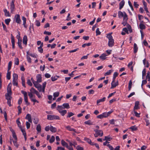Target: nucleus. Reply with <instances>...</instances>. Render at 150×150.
<instances>
[{"label": "nucleus", "mask_w": 150, "mask_h": 150, "mask_svg": "<svg viewBox=\"0 0 150 150\" xmlns=\"http://www.w3.org/2000/svg\"><path fill=\"white\" fill-rule=\"evenodd\" d=\"M123 17V20L124 21L127 22V20L128 19V16L126 13L124 14Z\"/></svg>", "instance_id": "obj_31"}, {"label": "nucleus", "mask_w": 150, "mask_h": 150, "mask_svg": "<svg viewBox=\"0 0 150 150\" xmlns=\"http://www.w3.org/2000/svg\"><path fill=\"white\" fill-rule=\"evenodd\" d=\"M66 128L68 131L74 132L75 133H78L76 131L74 128H71V126L68 125L65 127Z\"/></svg>", "instance_id": "obj_10"}, {"label": "nucleus", "mask_w": 150, "mask_h": 150, "mask_svg": "<svg viewBox=\"0 0 150 150\" xmlns=\"http://www.w3.org/2000/svg\"><path fill=\"white\" fill-rule=\"evenodd\" d=\"M50 130L51 132H55L57 131V129L56 128L53 127V126H50Z\"/></svg>", "instance_id": "obj_36"}, {"label": "nucleus", "mask_w": 150, "mask_h": 150, "mask_svg": "<svg viewBox=\"0 0 150 150\" xmlns=\"http://www.w3.org/2000/svg\"><path fill=\"white\" fill-rule=\"evenodd\" d=\"M94 131L96 133L98 134L99 136H100V137H102L103 135V132L102 130L95 129L94 130Z\"/></svg>", "instance_id": "obj_15"}, {"label": "nucleus", "mask_w": 150, "mask_h": 150, "mask_svg": "<svg viewBox=\"0 0 150 150\" xmlns=\"http://www.w3.org/2000/svg\"><path fill=\"white\" fill-rule=\"evenodd\" d=\"M11 65L12 62L11 61L9 62L8 65V71H9V70L11 69Z\"/></svg>", "instance_id": "obj_54"}, {"label": "nucleus", "mask_w": 150, "mask_h": 150, "mask_svg": "<svg viewBox=\"0 0 150 150\" xmlns=\"http://www.w3.org/2000/svg\"><path fill=\"white\" fill-rule=\"evenodd\" d=\"M34 86L35 88H37L38 90L40 91L41 92L42 91V86L41 85L37 83Z\"/></svg>", "instance_id": "obj_13"}, {"label": "nucleus", "mask_w": 150, "mask_h": 150, "mask_svg": "<svg viewBox=\"0 0 150 150\" xmlns=\"http://www.w3.org/2000/svg\"><path fill=\"white\" fill-rule=\"evenodd\" d=\"M139 101H136L135 103V106L134 107V109L137 110L139 108Z\"/></svg>", "instance_id": "obj_28"}, {"label": "nucleus", "mask_w": 150, "mask_h": 150, "mask_svg": "<svg viewBox=\"0 0 150 150\" xmlns=\"http://www.w3.org/2000/svg\"><path fill=\"white\" fill-rule=\"evenodd\" d=\"M63 107L62 105H58L57 107V110L60 114L61 115L63 116L67 113V110H63Z\"/></svg>", "instance_id": "obj_2"}, {"label": "nucleus", "mask_w": 150, "mask_h": 150, "mask_svg": "<svg viewBox=\"0 0 150 150\" xmlns=\"http://www.w3.org/2000/svg\"><path fill=\"white\" fill-rule=\"evenodd\" d=\"M112 139V138L110 137L109 136H105V139H103L104 141L106 140L107 141H110Z\"/></svg>", "instance_id": "obj_34"}, {"label": "nucleus", "mask_w": 150, "mask_h": 150, "mask_svg": "<svg viewBox=\"0 0 150 150\" xmlns=\"http://www.w3.org/2000/svg\"><path fill=\"white\" fill-rule=\"evenodd\" d=\"M125 2L124 0L121 1L119 4V9L120 10L125 5Z\"/></svg>", "instance_id": "obj_25"}, {"label": "nucleus", "mask_w": 150, "mask_h": 150, "mask_svg": "<svg viewBox=\"0 0 150 150\" xmlns=\"http://www.w3.org/2000/svg\"><path fill=\"white\" fill-rule=\"evenodd\" d=\"M28 95L30 98V99H31L32 98H33V93H32L28 92Z\"/></svg>", "instance_id": "obj_59"}, {"label": "nucleus", "mask_w": 150, "mask_h": 150, "mask_svg": "<svg viewBox=\"0 0 150 150\" xmlns=\"http://www.w3.org/2000/svg\"><path fill=\"white\" fill-rule=\"evenodd\" d=\"M11 19L10 18H8L7 19L5 20V23L7 25H8L9 24V23L11 21Z\"/></svg>", "instance_id": "obj_51"}, {"label": "nucleus", "mask_w": 150, "mask_h": 150, "mask_svg": "<svg viewBox=\"0 0 150 150\" xmlns=\"http://www.w3.org/2000/svg\"><path fill=\"white\" fill-rule=\"evenodd\" d=\"M18 114H19L21 112L22 109L20 105L18 106Z\"/></svg>", "instance_id": "obj_61"}, {"label": "nucleus", "mask_w": 150, "mask_h": 150, "mask_svg": "<svg viewBox=\"0 0 150 150\" xmlns=\"http://www.w3.org/2000/svg\"><path fill=\"white\" fill-rule=\"evenodd\" d=\"M138 48L137 45L136 43H134V53H136L137 52Z\"/></svg>", "instance_id": "obj_29"}, {"label": "nucleus", "mask_w": 150, "mask_h": 150, "mask_svg": "<svg viewBox=\"0 0 150 150\" xmlns=\"http://www.w3.org/2000/svg\"><path fill=\"white\" fill-rule=\"evenodd\" d=\"M11 84H9L7 88V93L6 95V99L7 100V104L10 106L11 105V98L12 92L11 91Z\"/></svg>", "instance_id": "obj_1"}, {"label": "nucleus", "mask_w": 150, "mask_h": 150, "mask_svg": "<svg viewBox=\"0 0 150 150\" xmlns=\"http://www.w3.org/2000/svg\"><path fill=\"white\" fill-rule=\"evenodd\" d=\"M30 93H35V94H36V93L38 91L33 88H31V89H30Z\"/></svg>", "instance_id": "obj_43"}, {"label": "nucleus", "mask_w": 150, "mask_h": 150, "mask_svg": "<svg viewBox=\"0 0 150 150\" xmlns=\"http://www.w3.org/2000/svg\"><path fill=\"white\" fill-rule=\"evenodd\" d=\"M26 57L28 62L29 63H31V59L29 55L27 54L26 55Z\"/></svg>", "instance_id": "obj_48"}, {"label": "nucleus", "mask_w": 150, "mask_h": 150, "mask_svg": "<svg viewBox=\"0 0 150 150\" xmlns=\"http://www.w3.org/2000/svg\"><path fill=\"white\" fill-rule=\"evenodd\" d=\"M59 95V93L58 92H56L53 93V96L54 97H58Z\"/></svg>", "instance_id": "obj_57"}, {"label": "nucleus", "mask_w": 150, "mask_h": 150, "mask_svg": "<svg viewBox=\"0 0 150 150\" xmlns=\"http://www.w3.org/2000/svg\"><path fill=\"white\" fill-rule=\"evenodd\" d=\"M14 145L17 148H18L19 146V145L18 144L17 140L13 141Z\"/></svg>", "instance_id": "obj_42"}, {"label": "nucleus", "mask_w": 150, "mask_h": 150, "mask_svg": "<svg viewBox=\"0 0 150 150\" xmlns=\"http://www.w3.org/2000/svg\"><path fill=\"white\" fill-rule=\"evenodd\" d=\"M10 10H11V13H13V12L15 9V5L14 4V1L12 0V1L11 3L10 4Z\"/></svg>", "instance_id": "obj_6"}, {"label": "nucleus", "mask_w": 150, "mask_h": 150, "mask_svg": "<svg viewBox=\"0 0 150 150\" xmlns=\"http://www.w3.org/2000/svg\"><path fill=\"white\" fill-rule=\"evenodd\" d=\"M27 54H28L29 56H30L31 57H34V58H36L37 55L36 54H32V53H30L28 51L26 52Z\"/></svg>", "instance_id": "obj_30"}, {"label": "nucleus", "mask_w": 150, "mask_h": 150, "mask_svg": "<svg viewBox=\"0 0 150 150\" xmlns=\"http://www.w3.org/2000/svg\"><path fill=\"white\" fill-rule=\"evenodd\" d=\"M18 47L21 49H22L23 47L22 46V39H21L18 38Z\"/></svg>", "instance_id": "obj_21"}, {"label": "nucleus", "mask_w": 150, "mask_h": 150, "mask_svg": "<svg viewBox=\"0 0 150 150\" xmlns=\"http://www.w3.org/2000/svg\"><path fill=\"white\" fill-rule=\"evenodd\" d=\"M62 106L63 107V109H69L70 108L69 105L68 103H63Z\"/></svg>", "instance_id": "obj_24"}, {"label": "nucleus", "mask_w": 150, "mask_h": 150, "mask_svg": "<svg viewBox=\"0 0 150 150\" xmlns=\"http://www.w3.org/2000/svg\"><path fill=\"white\" fill-rule=\"evenodd\" d=\"M96 35H100V34L101 33L99 31V28H97L96 31Z\"/></svg>", "instance_id": "obj_63"}, {"label": "nucleus", "mask_w": 150, "mask_h": 150, "mask_svg": "<svg viewBox=\"0 0 150 150\" xmlns=\"http://www.w3.org/2000/svg\"><path fill=\"white\" fill-rule=\"evenodd\" d=\"M7 79L8 80H10L11 79V72L8 71V72L6 74Z\"/></svg>", "instance_id": "obj_41"}, {"label": "nucleus", "mask_w": 150, "mask_h": 150, "mask_svg": "<svg viewBox=\"0 0 150 150\" xmlns=\"http://www.w3.org/2000/svg\"><path fill=\"white\" fill-rule=\"evenodd\" d=\"M125 13H126L124 11H123V12H122V11H118V16L120 18H121L124 15H125L124 14Z\"/></svg>", "instance_id": "obj_23"}, {"label": "nucleus", "mask_w": 150, "mask_h": 150, "mask_svg": "<svg viewBox=\"0 0 150 150\" xmlns=\"http://www.w3.org/2000/svg\"><path fill=\"white\" fill-rule=\"evenodd\" d=\"M107 146L109 147L110 150H120V146H118L114 149L112 146L110 144H108Z\"/></svg>", "instance_id": "obj_9"}, {"label": "nucleus", "mask_w": 150, "mask_h": 150, "mask_svg": "<svg viewBox=\"0 0 150 150\" xmlns=\"http://www.w3.org/2000/svg\"><path fill=\"white\" fill-rule=\"evenodd\" d=\"M11 39L12 44H15L14 38L12 34L11 35Z\"/></svg>", "instance_id": "obj_49"}, {"label": "nucleus", "mask_w": 150, "mask_h": 150, "mask_svg": "<svg viewBox=\"0 0 150 150\" xmlns=\"http://www.w3.org/2000/svg\"><path fill=\"white\" fill-rule=\"evenodd\" d=\"M12 136L13 138L14 139V140H17V137L16 133L14 131L12 132Z\"/></svg>", "instance_id": "obj_45"}, {"label": "nucleus", "mask_w": 150, "mask_h": 150, "mask_svg": "<svg viewBox=\"0 0 150 150\" xmlns=\"http://www.w3.org/2000/svg\"><path fill=\"white\" fill-rule=\"evenodd\" d=\"M68 115L67 116V117H70L73 116L74 115V114L72 112H68Z\"/></svg>", "instance_id": "obj_60"}, {"label": "nucleus", "mask_w": 150, "mask_h": 150, "mask_svg": "<svg viewBox=\"0 0 150 150\" xmlns=\"http://www.w3.org/2000/svg\"><path fill=\"white\" fill-rule=\"evenodd\" d=\"M46 82L45 81L44 82L42 83V91L43 92H45V90L46 87Z\"/></svg>", "instance_id": "obj_40"}, {"label": "nucleus", "mask_w": 150, "mask_h": 150, "mask_svg": "<svg viewBox=\"0 0 150 150\" xmlns=\"http://www.w3.org/2000/svg\"><path fill=\"white\" fill-rule=\"evenodd\" d=\"M114 44V40L113 39L108 40V46L110 47H112Z\"/></svg>", "instance_id": "obj_14"}, {"label": "nucleus", "mask_w": 150, "mask_h": 150, "mask_svg": "<svg viewBox=\"0 0 150 150\" xmlns=\"http://www.w3.org/2000/svg\"><path fill=\"white\" fill-rule=\"evenodd\" d=\"M76 149L77 150H83V147H81L79 146H77L76 147Z\"/></svg>", "instance_id": "obj_62"}, {"label": "nucleus", "mask_w": 150, "mask_h": 150, "mask_svg": "<svg viewBox=\"0 0 150 150\" xmlns=\"http://www.w3.org/2000/svg\"><path fill=\"white\" fill-rule=\"evenodd\" d=\"M25 119L27 120L29 122L32 123V117L30 114H28L25 117Z\"/></svg>", "instance_id": "obj_11"}, {"label": "nucleus", "mask_w": 150, "mask_h": 150, "mask_svg": "<svg viewBox=\"0 0 150 150\" xmlns=\"http://www.w3.org/2000/svg\"><path fill=\"white\" fill-rule=\"evenodd\" d=\"M108 56L107 54L105 53H103L101 54L100 56L99 57L100 59L102 60H105L106 58V56Z\"/></svg>", "instance_id": "obj_19"}, {"label": "nucleus", "mask_w": 150, "mask_h": 150, "mask_svg": "<svg viewBox=\"0 0 150 150\" xmlns=\"http://www.w3.org/2000/svg\"><path fill=\"white\" fill-rule=\"evenodd\" d=\"M139 28L141 29H144L145 28V25L142 23L140 24L139 25Z\"/></svg>", "instance_id": "obj_56"}, {"label": "nucleus", "mask_w": 150, "mask_h": 150, "mask_svg": "<svg viewBox=\"0 0 150 150\" xmlns=\"http://www.w3.org/2000/svg\"><path fill=\"white\" fill-rule=\"evenodd\" d=\"M16 122L18 127L20 128H21L22 127L21 125V122L19 121V118H18L17 119V120H16Z\"/></svg>", "instance_id": "obj_39"}, {"label": "nucleus", "mask_w": 150, "mask_h": 150, "mask_svg": "<svg viewBox=\"0 0 150 150\" xmlns=\"http://www.w3.org/2000/svg\"><path fill=\"white\" fill-rule=\"evenodd\" d=\"M22 19L23 21V25L24 26V27L26 28H27V26L26 25V19L25 17L24 16H23L22 17Z\"/></svg>", "instance_id": "obj_26"}, {"label": "nucleus", "mask_w": 150, "mask_h": 150, "mask_svg": "<svg viewBox=\"0 0 150 150\" xmlns=\"http://www.w3.org/2000/svg\"><path fill=\"white\" fill-rule=\"evenodd\" d=\"M35 25L38 27H39L40 25V22L38 21H36L35 22Z\"/></svg>", "instance_id": "obj_64"}, {"label": "nucleus", "mask_w": 150, "mask_h": 150, "mask_svg": "<svg viewBox=\"0 0 150 150\" xmlns=\"http://www.w3.org/2000/svg\"><path fill=\"white\" fill-rule=\"evenodd\" d=\"M107 117L106 112H103L102 114L99 115L97 116L98 118L100 119Z\"/></svg>", "instance_id": "obj_8"}, {"label": "nucleus", "mask_w": 150, "mask_h": 150, "mask_svg": "<svg viewBox=\"0 0 150 150\" xmlns=\"http://www.w3.org/2000/svg\"><path fill=\"white\" fill-rule=\"evenodd\" d=\"M43 46V43H42L41 44V45H40V47H38V49L39 51L41 53H42L43 52V50L42 48V47Z\"/></svg>", "instance_id": "obj_32"}, {"label": "nucleus", "mask_w": 150, "mask_h": 150, "mask_svg": "<svg viewBox=\"0 0 150 150\" xmlns=\"http://www.w3.org/2000/svg\"><path fill=\"white\" fill-rule=\"evenodd\" d=\"M57 79V76H52L51 77V80L52 81H54L56 80Z\"/></svg>", "instance_id": "obj_52"}, {"label": "nucleus", "mask_w": 150, "mask_h": 150, "mask_svg": "<svg viewBox=\"0 0 150 150\" xmlns=\"http://www.w3.org/2000/svg\"><path fill=\"white\" fill-rule=\"evenodd\" d=\"M84 140L86 141L88 143L90 144L91 145H93V143L91 142V140L87 138H85Z\"/></svg>", "instance_id": "obj_27"}, {"label": "nucleus", "mask_w": 150, "mask_h": 150, "mask_svg": "<svg viewBox=\"0 0 150 150\" xmlns=\"http://www.w3.org/2000/svg\"><path fill=\"white\" fill-rule=\"evenodd\" d=\"M55 140V137L54 136H52L50 139L49 140V142L50 143H52Z\"/></svg>", "instance_id": "obj_47"}, {"label": "nucleus", "mask_w": 150, "mask_h": 150, "mask_svg": "<svg viewBox=\"0 0 150 150\" xmlns=\"http://www.w3.org/2000/svg\"><path fill=\"white\" fill-rule=\"evenodd\" d=\"M3 11L4 13V15L6 17H10L11 16V15L9 12L6 9H4Z\"/></svg>", "instance_id": "obj_17"}, {"label": "nucleus", "mask_w": 150, "mask_h": 150, "mask_svg": "<svg viewBox=\"0 0 150 150\" xmlns=\"http://www.w3.org/2000/svg\"><path fill=\"white\" fill-rule=\"evenodd\" d=\"M105 99L106 98L103 97L102 99L97 100V104L100 102L104 101L105 100Z\"/></svg>", "instance_id": "obj_33"}, {"label": "nucleus", "mask_w": 150, "mask_h": 150, "mask_svg": "<svg viewBox=\"0 0 150 150\" xmlns=\"http://www.w3.org/2000/svg\"><path fill=\"white\" fill-rule=\"evenodd\" d=\"M14 21L18 24H20L21 23V21L19 14H17L15 15L14 18Z\"/></svg>", "instance_id": "obj_5"}, {"label": "nucleus", "mask_w": 150, "mask_h": 150, "mask_svg": "<svg viewBox=\"0 0 150 150\" xmlns=\"http://www.w3.org/2000/svg\"><path fill=\"white\" fill-rule=\"evenodd\" d=\"M13 84L14 86H17L18 85V75L17 74L14 73L13 75Z\"/></svg>", "instance_id": "obj_3"}, {"label": "nucleus", "mask_w": 150, "mask_h": 150, "mask_svg": "<svg viewBox=\"0 0 150 150\" xmlns=\"http://www.w3.org/2000/svg\"><path fill=\"white\" fill-rule=\"evenodd\" d=\"M91 42L88 43H85V44H83L82 45V47H83L84 48V47H85L86 46H89L90 45H91Z\"/></svg>", "instance_id": "obj_46"}, {"label": "nucleus", "mask_w": 150, "mask_h": 150, "mask_svg": "<svg viewBox=\"0 0 150 150\" xmlns=\"http://www.w3.org/2000/svg\"><path fill=\"white\" fill-rule=\"evenodd\" d=\"M14 64L16 65H18L19 64V59L18 58H16L15 59Z\"/></svg>", "instance_id": "obj_55"}, {"label": "nucleus", "mask_w": 150, "mask_h": 150, "mask_svg": "<svg viewBox=\"0 0 150 150\" xmlns=\"http://www.w3.org/2000/svg\"><path fill=\"white\" fill-rule=\"evenodd\" d=\"M130 129L133 131H135L137 130V128L135 126H133L131 127Z\"/></svg>", "instance_id": "obj_58"}, {"label": "nucleus", "mask_w": 150, "mask_h": 150, "mask_svg": "<svg viewBox=\"0 0 150 150\" xmlns=\"http://www.w3.org/2000/svg\"><path fill=\"white\" fill-rule=\"evenodd\" d=\"M36 79L37 83H40L42 81V76L40 74H38L37 75Z\"/></svg>", "instance_id": "obj_12"}, {"label": "nucleus", "mask_w": 150, "mask_h": 150, "mask_svg": "<svg viewBox=\"0 0 150 150\" xmlns=\"http://www.w3.org/2000/svg\"><path fill=\"white\" fill-rule=\"evenodd\" d=\"M27 41L28 38L27 36L26 35H24L23 38V43L25 45H26L27 44Z\"/></svg>", "instance_id": "obj_20"}, {"label": "nucleus", "mask_w": 150, "mask_h": 150, "mask_svg": "<svg viewBox=\"0 0 150 150\" xmlns=\"http://www.w3.org/2000/svg\"><path fill=\"white\" fill-rule=\"evenodd\" d=\"M113 71V70H112L111 69L109 71H107L104 74V75L105 76L109 75L111 74V73Z\"/></svg>", "instance_id": "obj_37"}, {"label": "nucleus", "mask_w": 150, "mask_h": 150, "mask_svg": "<svg viewBox=\"0 0 150 150\" xmlns=\"http://www.w3.org/2000/svg\"><path fill=\"white\" fill-rule=\"evenodd\" d=\"M112 33H108L107 34V37L108 39L109 40H111L113 39L111 35Z\"/></svg>", "instance_id": "obj_38"}, {"label": "nucleus", "mask_w": 150, "mask_h": 150, "mask_svg": "<svg viewBox=\"0 0 150 150\" xmlns=\"http://www.w3.org/2000/svg\"><path fill=\"white\" fill-rule=\"evenodd\" d=\"M118 85V81H117L115 82V80H112L111 83V87L110 88L112 89L114 88L115 87L117 86Z\"/></svg>", "instance_id": "obj_7"}, {"label": "nucleus", "mask_w": 150, "mask_h": 150, "mask_svg": "<svg viewBox=\"0 0 150 150\" xmlns=\"http://www.w3.org/2000/svg\"><path fill=\"white\" fill-rule=\"evenodd\" d=\"M30 122H29L28 121H27L26 122V125L27 129H29L30 126Z\"/></svg>", "instance_id": "obj_50"}, {"label": "nucleus", "mask_w": 150, "mask_h": 150, "mask_svg": "<svg viewBox=\"0 0 150 150\" xmlns=\"http://www.w3.org/2000/svg\"><path fill=\"white\" fill-rule=\"evenodd\" d=\"M84 123L86 125H92L93 123L91 122V120H88L87 121H86L84 122Z\"/></svg>", "instance_id": "obj_44"}, {"label": "nucleus", "mask_w": 150, "mask_h": 150, "mask_svg": "<svg viewBox=\"0 0 150 150\" xmlns=\"http://www.w3.org/2000/svg\"><path fill=\"white\" fill-rule=\"evenodd\" d=\"M118 73L117 72H115L113 75L112 80H115L116 77L117 76Z\"/></svg>", "instance_id": "obj_53"}, {"label": "nucleus", "mask_w": 150, "mask_h": 150, "mask_svg": "<svg viewBox=\"0 0 150 150\" xmlns=\"http://www.w3.org/2000/svg\"><path fill=\"white\" fill-rule=\"evenodd\" d=\"M143 62L145 67H149V63L146 61V59H144L143 60Z\"/></svg>", "instance_id": "obj_22"}, {"label": "nucleus", "mask_w": 150, "mask_h": 150, "mask_svg": "<svg viewBox=\"0 0 150 150\" xmlns=\"http://www.w3.org/2000/svg\"><path fill=\"white\" fill-rule=\"evenodd\" d=\"M47 119L49 120H59L60 117L59 116L57 115H47Z\"/></svg>", "instance_id": "obj_4"}, {"label": "nucleus", "mask_w": 150, "mask_h": 150, "mask_svg": "<svg viewBox=\"0 0 150 150\" xmlns=\"http://www.w3.org/2000/svg\"><path fill=\"white\" fill-rule=\"evenodd\" d=\"M21 92L24 95V101L28 100V97L27 92L23 91H21Z\"/></svg>", "instance_id": "obj_16"}, {"label": "nucleus", "mask_w": 150, "mask_h": 150, "mask_svg": "<svg viewBox=\"0 0 150 150\" xmlns=\"http://www.w3.org/2000/svg\"><path fill=\"white\" fill-rule=\"evenodd\" d=\"M61 144L62 145L64 146H65L68 149L69 147L68 146V144L64 140H61Z\"/></svg>", "instance_id": "obj_18"}, {"label": "nucleus", "mask_w": 150, "mask_h": 150, "mask_svg": "<svg viewBox=\"0 0 150 150\" xmlns=\"http://www.w3.org/2000/svg\"><path fill=\"white\" fill-rule=\"evenodd\" d=\"M41 126L40 124H38L36 127V130L38 132H40L41 131Z\"/></svg>", "instance_id": "obj_35"}]
</instances>
